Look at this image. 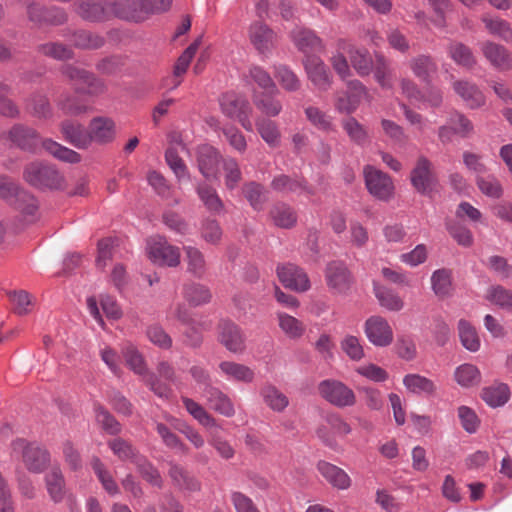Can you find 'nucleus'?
I'll list each match as a JSON object with an SVG mask.
<instances>
[{
    "instance_id": "35",
    "label": "nucleus",
    "mask_w": 512,
    "mask_h": 512,
    "mask_svg": "<svg viewBox=\"0 0 512 512\" xmlns=\"http://www.w3.org/2000/svg\"><path fill=\"white\" fill-rule=\"evenodd\" d=\"M272 188L275 191L281 193H307L313 195L314 190L309 187L306 181L301 179H294L286 175L276 176L271 183Z\"/></svg>"
},
{
    "instance_id": "5",
    "label": "nucleus",
    "mask_w": 512,
    "mask_h": 512,
    "mask_svg": "<svg viewBox=\"0 0 512 512\" xmlns=\"http://www.w3.org/2000/svg\"><path fill=\"white\" fill-rule=\"evenodd\" d=\"M61 75L74 86L76 93L99 95L105 92L104 82L92 72L74 64H65L60 68Z\"/></svg>"
},
{
    "instance_id": "45",
    "label": "nucleus",
    "mask_w": 512,
    "mask_h": 512,
    "mask_svg": "<svg viewBox=\"0 0 512 512\" xmlns=\"http://www.w3.org/2000/svg\"><path fill=\"white\" fill-rule=\"evenodd\" d=\"M27 111L39 119H49L53 115V109L48 97L43 93L33 94L27 102Z\"/></svg>"
},
{
    "instance_id": "9",
    "label": "nucleus",
    "mask_w": 512,
    "mask_h": 512,
    "mask_svg": "<svg viewBox=\"0 0 512 512\" xmlns=\"http://www.w3.org/2000/svg\"><path fill=\"white\" fill-rule=\"evenodd\" d=\"M1 138L32 154H38L42 148L39 133L34 128L23 124L13 125L8 131L2 133Z\"/></svg>"
},
{
    "instance_id": "8",
    "label": "nucleus",
    "mask_w": 512,
    "mask_h": 512,
    "mask_svg": "<svg viewBox=\"0 0 512 512\" xmlns=\"http://www.w3.org/2000/svg\"><path fill=\"white\" fill-rule=\"evenodd\" d=\"M320 396L337 408L352 407L356 404L354 391L345 383L335 380H323L318 385Z\"/></svg>"
},
{
    "instance_id": "47",
    "label": "nucleus",
    "mask_w": 512,
    "mask_h": 512,
    "mask_svg": "<svg viewBox=\"0 0 512 512\" xmlns=\"http://www.w3.org/2000/svg\"><path fill=\"white\" fill-rule=\"evenodd\" d=\"M274 224L281 228H292L297 222L295 210L285 203H278L270 211Z\"/></svg>"
},
{
    "instance_id": "13",
    "label": "nucleus",
    "mask_w": 512,
    "mask_h": 512,
    "mask_svg": "<svg viewBox=\"0 0 512 512\" xmlns=\"http://www.w3.org/2000/svg\"><path fill=\"white\" fill-rule=\"evenodd\" d=\"M276 33L262 20H256L249 25L248 39L255 50L264 56L269 55L276 44Z\"/></svg>"
},
{
    "instance_id": "53",
    "label": "nucleus",
    "mask_w": 512,
    "mask_h": 512,
    "mask_svg": "<svg viewBox=\"0 0 512 512\" xmlns=\"http://www.w3.org/2000/svg\"><path fill=\"white\" fill-rule=\"evenodd\" d=\"M94 411L96 423L104 432L110 435H118L121 432V424L105 407L100 404H95Z\"/></svg>"
},
{
    "instance_id": "22",
    "label": "nucleus",
    "mask_w": 512,
    "mask_h": 512,
    "mask_svg": "<svg viewBox=\"0 0 512 512\" xmlns=\"http://www.w3.org/2000/svg\"><path fill=\"white\" fill-rule=\"evenodd\" d=\"M79 93L64 91L56 99L57 110L64 116L78 117L88 113L91 107Z\"/></svg>"
},
{
    "instance_id": "1",
    "label": "nucleus",
    "mask_w": 512,
    "mask_h": 512,
    "mask_svg": "<svg viewBox=\"0 0 512 512\" xmlns=\"http://www.w3.org/2000/svg\"><path fill=\"white\" fill-rule=\"evenodd\" d=\"M172 0H115L113 1V15L118 18L141 22L152 14L167 11Z\"/></svg>"
},
{
    "instance_id": "48",
    "label": "nucleus",
    "mask_w": 512,
    "mask_h": 512,
    "mask_svg": "<svg viewBox=\"0 0 512 512\" xmlns=\"http://www.w3.org/2000/svg\"><path fill=\"white\" fill-rule=\"evenodd\" d=\"M403 385L412 393L432 395L436 391L435 383L419 374H408L403 378Z\"/></svg>"
},
{
    "instance_id": "42",
    "label": "nucleus",
    "mask_w": 512,
    "mask_h": 512,
    "mask_svg": "<svg viewBox=\"0 0 512 512\" xmlns=\"http://www.w3.org/2000/svg\"><path fill=\"white\" fill-rule=\"evenodd\" d=\"M73 47L82 50H96L105 44V39L100 34L88 30L75 31L71 36Z\"/></svg>"
},
{
    "instance_id": "32",
    "label": "nucleus",
    "mask_w": 512,
    "mask_h": 512,
    "mask_svg": "<svg viewBox=\"0 0 512 512\" xmlns=\"http://www.w3.org/2000/svg\"><path fill=\"white\" fill-rule=\"evenodd\" d=\"M168 475L178 489L189 492H197L201 489L200 482L184 467L171 463Z\"/></svg>"
},
{
    "instance_id": "7",
    "label": "nucleus",
    "mask_w": 512,
    "mask_h": 512,
    "mask_svg": "<svg viewBox=\"0 0 512 512\" xmlns=\"http://www.w3.org/2000/svg\"><path fill=\"white\" fill-rule=\"evenodd\" d=\"M146 254L156 265L177 267L180 264V248L172 245L162 236L150 237L146 242Z\"/></svg>"
},
{
    "instance_id": "59",
    "label": "nucleus",
    "mask_w": 512,
    "mask_h": 512,
    "mask_svg": "<svg viewBox=\"0 0 512 512\" xmlns=\"http://www.w3.org/2000/svg\"><path fill=\"white\" fill-rule=\"evenodd\" d=\"M458 332L462 345L471 352L480 348V339L476 329L466 320L461 319L458 323Z\"/></svg>"
},
{
    "instance_id": "61",
    "label": "nucleus",
    "mask_w": 512,
    "mask_h": 512,
    "mask_svg": "<svg viewBox=\"0 0 512 512\" xmlns=\"http://www.w3.org/2000/svg\"><path fill=\"white\" fill-rule=\"evenodd\" d=\"M482 399L491 407L504 405L509 399V388L505 384H497L482 390Z\"/></svg>"
},
{
    "instance_id": "26",
    "label": "nucleus",
    "mask_w": 512,
    "mask_h": 512,
    "mask_svg": "<svg viewBox=\"0 0 512 512\" xmlns=\"http://www.w3.org/2000/svg\"><path fill=\"white\" fill-rule=\"evenodd\" d=\"M203 397L206 399L208 406L217 413L232 417L235 415V408L230 397L214 386H207L203 391Z\"/></svg>"
},
{
    "instance_id": "6",
    "label": "nucleus",
    "mask_w": 512,
    "mask_h": 512,
    "mask_svg": "<svg viewBox=\"0 0 512 512\" xmlns=\"http://www.w3.org/2000/svg\"><path fill=\"white\" fill-rule=\"evenodd\" d=\"M221 111L231 119H236L248 132L253 131L252 107L244 95L227 92L219 100Z\"/></svg>"
},
{
    "instance_id": "27",
    "label": "nucleus",
    "mask_w": 512,
    "mask_h": 512,
    "mask_svg": "<svg viewBox=\"0 0 512 512\" xmlns=\"http://www.w3.org/2000/svg\"><path fill=\"white\" fill-rule=\"evenodd\" d=\"M316 467L321 476L334 488L339 490L350 488L352 480L342 468L324 460L319 461Z\"/></svg>"
},
{
    "instance_id": "33",
    "label": "nucleus",
    "mask_w": 512,
    "mask_h": 512,
    "mask_svg": "<svg viewBox=\"0 0 512 512\" xmlns=\"http://www.w3.org/2000/svg\"><path fill=\"white\" fill-rule=\"evenodd\" d=\"M481 22L487 33L491 36L497 37L507 43L512 39V25L505 19L491 14H483Z\"/></svg>"
},
{
    "instance_id": "16",
    "label": "nucleus",
    "mask_w": 512,
    "mask_h": 512,
    "mask_svg": "<svg viewBox=\"0 0 512 512\" xmlns=\"http://www.w3.org/2000/svg\"><path fill=\"white\" fill-rule=\"evenodd\" d=\"M277 276L284 287L296 292H305L310 289V280L306 272L291 263L278 265Z\"/></svg>"
},
{
    "instance_id": "40",
    "label": "nucleus",
    "mask_w": 512,
    "mask_h": 512,
    "mask_svg": "<svg viewBox=\"0 0 512 512\" xmlns=\"http://www.w3.org/2000/svg\"><path fill=\"white\" fill-rule=\"evenodd\" d=\"M41 147L47 153L51 154L53 157L60 161L67 163H78L81 161V156L79 153L59 144L50 138L42 139Z\"/></svg>"
},
{
    "instance_id": "14",
    "label": "nucleus",
    "mask_w": 512,
    "mask_h": 512,
    "mask_svg": "<svg viewBox=\"0 0 512 512\" xmlns=\"http://www.w3.org/2000/svg\"><path fill=\"white\" fill-rule=\"evenodd\" d=\"M347 88V91L335 94L334 106L339 113L352 114L357 110L362 97L367 94V89L358 80L348 81Z\"/></svg>"
},
{
    "instance_id": "21",
    "label": "nucleus",
    "mask_w": 512,
    "mask_h": 512,
    "mask_svg": "<svg viewBox=\"0 0 512 512\" xmlns=\"http://www.w3.org/2000/svg\"><path fill=\"white\" fill-rule=\"evenodd\" d=\"M308 79L321 91H326L331 86V74L322 59L317 56H306L303 60Z\"/></svg>"
},
{
    "instance_id": "38",
    "label": "nucleus",
    "mask_w": 512,
    "mask_h": 512,
    "mask_svg": "<svg viewBox=\"0 0 512 512\" xmlns=\"http://www.w3.org/2000/svg\"><path fill=\"white\" fill-rule=\"evenodd\" d=\"M187 272L196 278H202L207 271V263L204 254L194 246H184Z\"/></svg>"
},
{
    "instance_id": "63",
    "label": "nucleus",
    "mask_w": 512,
    "mask_h": 512,
    "mask_svg": "<svg viewBox=\"0 0 512 512\" xmlns=\"http://www.w3.org/2000/svg\"><path fill=\"white\" fill-rule=\"evenodd\" d=\"M184 297L185 299L194 306H199L202 304H206L211 300V292L210 290L201 284L192 283L188 284L184 287Z\"/></svg>"
},
{
    "instance_id": "57",
    "label": "nucleus",
    "mask_w": 512,
    "mask_h": 512,
    "mask_svg": "<svg viewBox=\"0 0 512 512\" xmlns=\"http://www.w3.org/2000/svg\"><path fill=\"white\" fill-rule=\"evenodd\" d=\"M196 191L200 200L210 212L219 213L223 209V202L212 186L206 183L199 184Z\"/></svg>"
},
{
    "instance_id": "64",
    "label": "nucleus",
    "mask_w": 512,
    "mask_h": 512,
    "mask_svg": "<svg viewBox=\"0 0 512 512\" xmlns=\"http://www.w3.org/2000/svg\"><path fill=\"white\" fill-rule=\"evenodd\" d=\"M375 295L380 305L390 311H400L404 307V301L395 291L378 287L375 289Z\"/></svg>"
},
{
    "instance_id": "60",
    "label": "nucleus",
    "mask_w": 512,
    "mask_h": 512,
    "mask_svg": "<svg viewBox=\"0 0 512 512\" xmlns=\"http://www.w3.org/2000/svg\"><path fill=\"white\" fill-rule=\"evenodd\" d=\"M454 377L456 382L462 387L475 386L481 381V373L479 369L472 364H462L457 367Z\"/></svg>"
},
{
    "instance_id": "49",
    "label": "nucleus",
    "mask_w": 512,
    "mask_h": 512,
    "mask_svg": "<svg viewBox=\"0 0 512 512\" xmlns=\"http://www.w3.org/2000/svg\"><path fill=\"white\" fill-rule=\"evenodd\" d=\"M256 129L261 138L270 146L277 147L280 143V131L277 124L264 117H259L255 122Z\"/></svg>"
},
{
    "instance_id": "62",
    "label": "nucleus",
    "mask_w": 512,
    "mask_h": 512,
    "mask_svg": "<svg viewBox=\"0 0 512 512\" xmlns=\"http://www.w3.org/2000/svg\"><path fill=\"white\" fill-rule=\"evenodd\" d=\"M340 348L352 361H361L365 357L364 347L359 337L347 334L340 341Z\"/></svg>"
},
{
    "instance_id": "15",
    "label": "nucleus",
    "mask_w": 512,
    "mask_h": 512,
    "mask_svg": "<svg viewBox=\"0 0 512 512\" xmlns=\"http://www.w3.org/2000/svg\"><path fill=\"white\" fill-rule=\"evenodd\" d=\"M327 286L333 293L345 294L352 284V276L346 264L341 261H332L325 269Z\"/></svg>"
},
{
    "instance_id": "54",
    "label": "nucleus",
    "mask_w": 512,
    "mask_h": 512,
    "mask_svg": "<svg viewBox=\"0 0 512 512\" xmlns=\"http://www.w3.org/2000/svg\"><path fill=\"white\" fill-rule=\"evenodd\" d=\"M274 77L285 91L295 92L301 87L298 76L286 65H275Z\"/></svg>"
},
{
    "instance_id": "18",
    "label": "nucleus",
    "mask_w": 512,
    "mask_h": 512,
    "mask_svg": "<svg viewBox=\"0 0 512 512\" xmlns=\"http://www.w3.org/2000/svg\"><path fill=\"white\" fill-rule=\"evenodd\" d=\"M480 51L495 69L499 71L512 69V54L504 45L486 40L480 44Z\"/></svg>"
},
{
    "instance_id": "36",
    "label": "nucleus",
    "mask_w": 512,
    "mask_h": 512,
    "mask_svg": "<svg viewBox=\"0 0 512 512\" xmlns=\"http://www.w3.org/2000/svg\"><path fill=\"white\" fill-rule=\"evenodd\" d=\"M47 492L51 500L59 503L66 496L65 480L62 471L58 467H53L45 476Z\"/></svg>"
},
{
    "instance_id": "55",
    "label": "nucleus",
    "mask_w": 512,
    "mask_h": 512,
    "mask_svg": "<svg viewBox=\"0 0 512 512\" xmlns=\"http://www.w3.org/2000/svg\"><path fill=\"white\" fill-rule=\"evenodd\" d=\"M182 402L190 415L193 416L202 426L206 428H216L217 422L215 418L210 415L205 408L188 397H182Z\"/></svg>"
},
{
    "instance_id": "43",
    "label": "nucleus",
    "mask_w": 512,
    "mask_h": 512,
    "mask_svg": "<svg viewBox=\"0 0 512 512\" xmlns=\"http://www.w3.org/2000/svg\"><path fill=\"white\" fill-rule=\"evenodd\" d=\"M374 77L377 83L383 89L393 87V75L389 60L382 54H375V64H373Z\"/></svg>"
},
{
    "instance_id": "37",
    "label": "nucleus",
    "mask_w": 512,
    "mask_h": 512,
    "mask_svg": "<svg viewBox=\"0 0 512 512\" xmlns=\"http://www.w3.org/2000/svg\"><path fill=\"white\" fill-rule=\"evenodd\" d=\"M450 58L459 66L472 69L477 64V59L472 49L458 41H451L448 45Z\"/></svg>"
},
{
    "instance_id": "58",
    "label": "nucleus",
    "mask_w": 512,
    "mask_h": 512,
    "mask_svg": "<svg viewBox=\"0 0 512 512\" xmlns=\"http://www.w3.org/2000/svg\"><path fill=\"white\" fill-rule=\"evenodd\" d=\"M431 286L440 298L447 297L452 291L451 272L447 269H438L431 276Z\"/></svg>"
},
{
    "instance_id": "44",
    "label": "nucleus",
    "mask_w": 512,
    "mask_h": 512,
    "mask_svg": "<svg viewBox=\"0 0 512 512\" xmlns=\"http://www.w3.org/2000/svg\"><path fill=\"white\" fill-rule=\"evenodd\" d=\"M341 125L351 142L359 146H363L369 142V133L367 128L356 118H345L342 120Z\"/></svg>"
},
{
    "instance_id": "46",
    "label": "nucleus",
    "mask_w": 512,
    "mask_h": 512,
    "mask_svg": "<svg viewBox=\"0 0 512 512\" xmlns=\"http://www.w3.org/2000/svg\"><path fill=\"white\" fill-rule=\"evenodd\" d=\"M37 51L46 57L58 61L71 60L75 55L70 46L58 41L41 44L37 47Z\"/></svg>"
},
{
    "instance_id": "28",
    "label": "nucleus",
    "mask_w": 512,
    "mask_h": 512,
    "mask_svg": "<svg viewBox=\"0 0 512 512\" xmlns=\"http://www.w3.org/2000/svg\"><path fill=\"white\" fill-rule=\"evenodd\" d=\"M220 374L227 381L251 383L255 379V372L249 366L234 361H222L218 365Z\"/></svg>"
},
{
    "instance_id": "52",
    "label": "nucleus",
    "mask_w": 512,
    "mask_h": 512,
    "mask_svg": "<svg viewBox=\"0 0 512 512\" xmlns=\"http://www.w3.org/2000/svg\"><path fill=\"white\" fill-rule=\"evenodd\" d=\"M91 467L105 491L112 496L117 495L119 487L105 464L98 457H94L91 461Z\"/></svg>"
},
{
    "instance_id": "10",
    "label": "nucleus",
    "mask_w": 512,
    "mask_h": 512,
    "mask_svg": "<svg viewBox=\"0 0 512 512\" xmlns=\"http://www.w3.org/2000/svg\"><path fill=\"white\" fill-rule=\"evenodd\" d=\"M410 180L412 186L418 193L431 196V194L436 191L437 179L430 160L424 156H420L410 173Z\"/></svg>"
},
{
    "instance_id": "19",
    "label": "nucleus",
    "mask_w": 512,
    "mask_h": 512,
    "mask_svg": "<svg viewBox=\"0 0 512 512\" xmlns=\"http://www.w3.org/2000/svg\"><path fill=\"white\" fill-rule=\"evenodd\" d=\"M113 2L101 0H82L75 11L82 19L90 22L104 21L113 15Z\"/></svg>"
},
{
    "instance_id": "23",
    "label": "nucleus",
    "mask_w": 512,
    "mask_h": 512,
    "mask_svg": "<svg viewBox=\"0 0 512 512\" xmlns=\"http://www.w3.org/2000/svg\"><path fill=\"white\" fill-rule=\"evenodd\" d=\"M290 38L297 49L306 56H310L309 53L323 51L325 48L322 39L313 30L304 27L293 29L290 32Z\"/></svg>"
},
{
    "instance_id": "24",
    "label": "nucleus",
    "mask_w": 512,
    "mask_h": 512,
    "mask_svg": "<svg viewBox=\"0 0 512 512\" xmlns=\"http://www.w3.org/2000/svg\"><path fill=\"white\" fill-rule=\"evenodd\" d=\"M88 146L92 143L106 144L115 137V124L107 117H94L88 125Z\"/></svg>"
},
{
    "instance_id": "4",
    "label": "nucleus",
    "mask_w": 512,
    "mask_h": 512,
    "mask_svg": "<svg viewBox=\"0 0 512 512\" xmlns=\"http://www.w3.org/2000/svg\"><path fill=\"white\" fill-rule=\"evenodd\" d=\"M122 354L128 367L134 373L144 376L145 383L155 395L164 399H168L172 395L169 385L162 383L154 374L147 373L144 358L134 345L125 346L122 349Z\"/></svg>"
},
{
    "instance_id": "29",
    "label": "nucleus",
    "mask_w": 512,
    "mask_h": 512,
    "mask_svg": "<svg viewBox=\"0 0 512 512\" xmlns=\"http://www.w3.org/2000/svg\"><path fill=\"white\" fill-rule=\"evenodd\" d=\"M408 67L412 74L423 82H430L437 72L438 66L434 58L429 54H418L408 61Z\"/></svg>"
},
{
    "instance_id": "20",
    "label": "nucleus",
    "mask_w": 512,
    "mask_h": 512,
    "mask_svg": "<svg viewBox=\"0 0 512 512\" xmlns=\"http://www.w3.org/2000/svg\"><path fill=\"white\" fill-rule=\"evenodd\" d=\"M14 445L23 447L22 460L30 472L41 473L49 465L50 456L45 449L34 444L24 445V440H18Z\"/></svg>"
},
{
    "instance_id": "31",
    "label": "nucleus",
    "mask_w": 512,
    "mask_h": 512,
    "mask_svg": "<svg viewBox=\"0 0 512 512\" xmlns=\"http://www.w3.org/2000/svg\"><path fill=\"white\" fill-rule=\"evenodd\" d=\"M60 131L64 139L78 149L88 148V129L77 121L66 119L60 123Z\"/></svg>"
},
{
    "instance_id": "51",
    "label": "nucleus",
    "mask_w": 512,
    "mask_h": 512,
    "mask_svg": "<svg viewBox=\"0 0 512 512\" xmlns=\"http://www.w3.org/2000/svg\"><path fill=\"white\" fill-rule=\"evenodd\" d=\"M278 325L290 339H299L305 332V325L297 318L283 312L277 313Z\"/></svg>"
},
{
    "instance_id": "25",
    "label": "nucleus",
    "mask_w": 512,
    "mask_h": 512,
    "mask_svg": "<svg viewBox=\"0 0 512 512\" xmlns=\"http://www.w3.org/2000/svg\"><path fill=\"white\" fill-rule=\"evenodd\" d=\"M196 156L199 172L206 179L216 178L221 158L218 150L210 145H202L198 147Z\"/></svg>"
},
{
    "instance_id": "17",
    "label": "nucleus",
    "mask_w": 512,
    "mask_h": 512,
    "mask_svg": "<svg viewBox=\"0 0 512 512\" xmlns=\"http://www.w3.org/2000/svg\"><path fill=\"white\" fill-rule=\"evenodd\" d=\"M219 342L231 353L242 354L246 349V337L242 329L231 321L219 324Z\"/></svg>"
},
{
    "instance_id": "30",
    "label": "nucleus",
    "mask_w": 512,
    "mask_h": 512,
    "mask_svg": "<svg viewBox=\"0 0 512 512\" xmlns=\"http://www.w3.org/2000/svg\"><path fill=\"white\" fill-rule=\"evenodd\" d=\"M455 93L461 97L471 109H476L485 104V96L478 86L470 81L458 80L453 83Z\"/></svg>"
},
{
    "instance_id": "11",
    "label": "nucleus",
    "mask_w": 512,
    "mask_h": 512,
    "mask_svg": "<svg viewBox=\"0 0 512 512\" xmlns=\"http://www.w3.org/2000/svg\"><path fill=\"white\" fill-rule=\"evenodd\" d=\"M365 185L371 195L383 201L389 200L394 193L392 179L384 172L367 165L363 169Z\"/></svg>"
},
{
    "instance_id": "39",
    "label": "nucleus",
    "mask_w": 512,
    "mask_h": 512,
    "mask_svg": "<svg viewBox=\"0 0 512 512\" xmlns=\"http://www.w3.org/2000/svg\"><path fill=\"white\" fill-rule=\"evenodd\" d=\"M276 93L261 92L254 95L255 107L267 117H276L283 109L282 102L275 96Z\"/></svg>"
},
{
    "instance_id": "41",
    "label": "nucleus",
    "mask_w": 512,
    "mask_h": 512,
    "mask_svg": "<svg viewBox=\"0 0 512 512\" xmlns=\"http://www.w3.org/2000/svg\"><path fill=\"white\" fill-rule=\"evenodd\" d=\"M260 395L264 403L275 412H283L289 405L288 397L272 384H265Z\"/></svg>"
},
{
    "instance_id": "50",
    "label": "nucleus",
    "mask_w": 512,
    "mask_h": 512,
    "mask_svg": "<svg viewBox=\"0 0 512 512\" xmlns=\"http://www.w3.org/2000/svg\"><path fill=\"white\" fill-rule=\"evenodd\" d=\"M107 444L113 454L121 461H130L135 463L136 458L141 456L132 443L123 438L118 437L111 439Z\"/></svg>"
},
{
    "instance_id": "2",
    "label": "nucleus",
    "mask_w": 512,
    "mask_h": 512,
    "mask_svg": "<svg viewBox=\"0 0 512 512\" xmlns=\"http://www.w3.org/2000/svg\"><path fill=\"white\" fill-rule=\"evenodd\" d=\"M23 179L40 190H62L66 187L63 174L54 166L42 161H32L25 165Z\"/></svg>"
},
{
    "instance_id": "3",
    "label": "nucleus",
    "mask_w": 512,
    "mask_h": 512,
    "mask_svg": "<svg viewBox=\"0 0 512 512\" xmlns=\"http://www.w3.org/2000/svg\"><path fill=\"white\" fill-rule=\"evenodd\" d=\"M0 198L9 201L28 222L36 219L39 208L37 199L29 192L19 189L4 175H0Z\"/></svg>"
},
{
    "instance_id": "56",
    "label": "nucleus",
    "mask_w": 512,
    "mask_h": 512,
    "mask_svg": "<svg viewBox=\"0 0 512 512\" xmlns=\"http://www.w3.org/2000/svg\"><path fill=\"white\" fill-rule=\"evenodd\" d=\"M242 192L254 210L260 211L263 209L267 201V191L261 184L256 182L246 183Z\"/></svg>"
},
{
    "instance_id": "12",
    "label": "nucleus",
    "mask_w": 512,
    "mask_h": 512,
    "mask_svg": "<svg viewBox=\"0 0 512 512\" xmlns=\"http://www.w3.org/2000/svg\"><path fill=\"white\" fill-rule=\"evenodd\" d=\"M364 333L368 341L376 347H387L394 338L391 325L379 315H373L366 319Z\"/></svg>"
},
{
    "instance_id": "34",
    "label": "nucleus",
    "mask_w": 512,
    "mask_h": 512,
    "mask_svg": "<svg viewBox=\"0 0 512 512\" xmlns=\"http://www.w3.org/2000/svg\"><path fill=\"white\" fill-rule=\"evenodd\" d=\"M346 52L349 56L351 66L359 76L364 77L370 75L373 70L374 62L368 50L349 45Z\"/></svg>"
}]
</instances>
